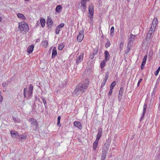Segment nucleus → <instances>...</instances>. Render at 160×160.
Instances as JSON below:
<instances>
[{"label": "nucleus", "instance_id": "f257e3e1", "mask_svg": "<svg viewBox=\"0 0 160 160\" xmlns=\"http://www.w3.org/2000/svg\"><path fill=\"white\" fill-rule=\"evenodd\" d=\"M89 81L88 79L85 80L83 83H80L76 87L73 92V94L76 96L81 95L84 92L89 85Z\"/></svg>", "mask_w": 160, "mask_h": 160}, {"label": "nucleus", "instance_id": "f03ea898", "mask_svg": "<svg viewBox=\"0 0 160 160\" xmlns=\"http://www.w3.org/2000/svg\"><path fill=\"white\" fill-rule=\"evenodd\" d=\"M18 25V28L21 33H26L29 30V26L25 22H20Z\"/></svg>", "mask_w": 160, "mask_h": 160}, {"label": "nucleus", "instance_id": "7ed1b4c3", "mask_svg": "<svg viewBox=\"0 0 160 160\" xmlns=\"http://www.w3.org/2000/svg\"><path fill=\"white\" fill-rule=\"evenodd\" d=\"M33 89V86L30 84L28 88H24V97L28 98H29L32 95Z\"/></svg>", "mask_w": 160, "mask_h": 160}, {"label": "nucleus", "instance_id": "20e7f679", "mask_svg": "<svg viewBox=\"0 0 160 160\" xmlns=\"http://www.w3.org/2000/svg\"><path fill=\"white\" fill-rule=\"evenodd\" d=\"M93 11V6L92 4H91L89 7V14L88 15V17L90 19L91 22L92 20Z\"/></svg>", "mask_w": 160, "mask_h": 160}, {"label": "nucleus", "instance_id": "39448f33", "mask_svg": "<svg viewBox=\"0 0 160 160\" xmlns=\"http://www.w3.org/2000/svg\"><path fill=\"white\" fill-rule=\"evenodd\" d=\"M90 0H81V2H79V5L81 4V6H80V8L81 9L82 11H84L86 9V2H88Z\"/></svg>", "mask_w": 160, "mask_h": 160}, {"label": "nucleus", "instance_id": "423d86ee", "mask_svg": "<svg viewBox=\"0 0 160 160\" xmlns=\"http://www.w3.org/2000/svg\"><path fill=\"white\" fill-rule=\"evenodd\" d=\"M156 28L155 26L154 25H151V27L147 35V37L149 38H152V34L154 32Z\"/></svg>", "mask_w": 160, "mask_h": 160}, {"label": "nucleus", "instance_id": "0eeeda50", "mask_svg": "<svg viewBox=\"0 0 160 160\" xmlns=\"http://www.w3.org/2000/svg\"><path fill=\"white\" fill-rule=\"evenodd\" d=\"M28 121L30 122L32 125L35 127V128L34 129V130L36 129L37 128L38 124L37 120L33 118H31L29 119Z\"/></svg>", "mask_w": 160, "mask_h": 160}, {"label": "nucleus", "instance_id": "6e6552de", "mask_svg": "<svg viewBox=\"0 0 160 160\" xmlns=\"http://www.w3.org/2000/svg\"><path fill=\"white\" fill-rule=\"evenodd\" d=\"M84 32V31L82 30L79 31V34L78 35L77 37V41L78 42H81L83 39Z\"/></svg>", "mask_w": 160, "mask_h": 160}, {"label": "nucleus", "instance_id": "1a4fd4ad", "mask_svg": "<svg viewBox=\"0 0 160 160\" xmlns=\"http://www.w3.org/2000/svg\"><path fill=\"white\" fill-rule=\"evenodd\" d=\"M136 36V35H133L132 34H131L130 35L128 36V45L131 44V43L134 41L135 37Z\"/></svg>", "mask_w": 160, "mask_h": 160}, {"label": "nucleus", "instance_id": "9d476101", "mask_svg": "<svg viewBox=\"0 0 160 160\" xmlns=\"http://www.w3.org/2000/svg\"><path fill=\"white\" fill-rule=\"evenodd\" d=\"M102 133V128H100L98 129V134L97 136L96 140H99V139L101 137Z\"/></svg>", "mask_w": 160, "mask_h": 160}, {"label": "nucleus", "instance_id": "9b49d317", "mask_svg": "<svg viewBox=\"0 0 160 160\" xmlns=\"http://www.w3.org/2000/svg\"><path fill=\"white\" fill-rule=\"evenodd\" d=\"M83 54H81L79 55L78 57L76 58V62L77 64H79L80 63L83 59Z\"/></svg>", "mask_w": 160, "mask_h": 160}, {"label": "nucleus", "instance_id": "f8f14e48", "mask_svg": "<svg viewBox=\"0 0 160 160\" xmlns=\"http://www.w3.org/2000/svg\"><path fill=\"white\" fill-rule=\"evenodd\" d=\"M27 136V135L25 133L19 135L18 138H20L19 140H22L23 141H25Z\"/></svg>", "mask_w": 160, "mask_h": 160}, {"label": "nucleus", "instance_id": "ddd939ff", "mask_svg": "<svg viewBox=\"0 0 160 160\" xmlns=\"http://www.w3.org/2000/svg\"><path fill=\"white\" fill-rule=\"evenodd\" d=\"M73 124L76 127L78 128L79 129H81L82 128V126L81 123L78 121H75L73 122Z\"/></svg>", "mask_w": 160, "mask_h": 160}, {"label": "nucleus", "instance_id": "4468645a", "mask_svg": "<svg viewBox=\"0 0 160 160\" xmlns=\"http://www.w3.org/2000/svg\"><path fill=\"white\" fill-rule=\"evenodd\" d=\"M10 133L13 138H16L17 137H18L19 134L18 132L15 131H11L10 132Z\"/></svg>", "mask_w": 160, "mask_h": 160}, {"label": "nucleus", "instance_id": "2eb2a0df", "mask_svg": "<svg viewBox=\"0 0 160 160\" xmlns=\"http://www.w3.org/2000/svg\"><path fill=\"white\" fill-rule=\"evenodd\" d=\"M57 53L56 48L55 47H54L53 48L52 52V58H54L57 55Z\"/></svg>", "mask_w": 160, "mask_h": 160}, {"label": "nucleus", "instance_id": "dca6fc26", "mask_svg": "<svg viewBox=\"0 0 160 160\" xmlns=\"http://www.w3.org/2000/svg\"><path fill=\"white\" fill-rule=\"evenodd\" d=\"M104 54L105 59L104 60L106 61H107L108 60H109L110 57L109 52L107 51H105L104 52Z\"/></svg>", "mask_w": 160, "mask_h": 160}, {"label": "nucleus", "instance_id": "f3484780", "mask_svg": "<svg viewBox=\"0 0 160 160\" xmlns=\"http://www.w3.org/2000/svg\"><path fill=\"white\" fill-rule=\"evenodd\" d=\"M18 17L22 20H25L26 18V17L22 14L18 13L17 14Z\"/></svg>", "mask_w": 160, "mask_h": 160}, {"label": "nucleus", "instance_id": "a211bd4d", "mask_svg": "<svg viewBox=\"0 0 160 160\" xmlns=\"http://www.w3.org/2000/svg\"><path fill=\"white\" fill-rule=\"evenodd\" d=\"M107 153V151L105 150H102L101 154L102 160H105Z\"/></svg>", "mask_w": 160, "mask_h": 160}, {"label": "nucleus", "instance_id": "6ab92c4d", "mask_svg": "<svg viewBox=\"0 0 160 160\" xmlns=\"http://www.w3.org/2000/svg\"><path fill=\"white\" fill-rule=\"evenodd\" d=\"M34 46L32 45H31L29 46L27 49V52L29 53H31L33 51Z\"/></svg>", "mask_w": 160, "mask_h": 160}, {"label": "nucleus", "instance_id": "aec40b11", "mask_svg": "<svg viewBox=\"0 0 160 160\" xmlns=\"http://www.w3.org/2000/svg\"><path fill=\"white\" fill-rule=\"evenodd\" d=\"M99 140H96L93 143V148L94 150H95L97 148Z\"/></svg>", "mask_w": 160, "mask_h": 160}, {"label": "nucleus", "instance_id": "412c9836", "mask_svg": "<svg viewBox=\"0 0 160 160\" xmlns=\"http://www.w3.org/2000/svg\"><path fill=\"white\" fill-rule=\"evenodd\" d=\"M40 22L42 27H44L45 24V20L42 18H41Z\"/></svg>", "mask_w": 160, "mask_h": 160}, {"label": "nucleus", "instance_id": "4be33fe9", "mask_svg": "<svg viewBox=\"0 0 160 160\" xmlns=\"http://www.w3.org/2000/svg\"><path fill=\"white\" fill-rule=\"evenodd\" d=\"M158 24V19L157 18H155L152 23V24L151 25H154V26H155V27H156L157 25Z\"/></svg>", "mask_w": 160, "mask_h": 160}, {"label": "nucleus", "instance_id": "5701e85b", "mask_svg": "<svg viewBox=\"0 0 160 160\" xmlns=\"http://www.w3.org/2000/svg\"><path fill=\"white\" fill-rule=\"evenodd\" d=\"M62 9V8L61 6L60 5H58L56 7L55 11L59 13L60 12Z\"/></svg>", "mask_w": 160, "mask_h": 160}, {"label": "nucleus", "instance_id": "b1692460", "mask_svg": "<svg viewBox=\"0 0 160 160\" xmlns=\"http://www.w3.org/2000/svg\"><path fill=\"white\" fill-rule=\"evenodd\" d=\"M42 46L45 48L47 47L48 43L47 40H44L42 43Z\"/></svg>", "mask_w": 160, "mask_h": 160}, {"label": "nucleus", "instance_id": "393cba45", "mask_svg": "<svg viewBox=\"0 0 160 160\" xmlns=\"http://www.w3.org/2000/svg\"><path fill=\"white\" fill-rule=\"evenodd\" d=\"M124 34V32L123 29H121L120 32V37L121 39H122L123 35Z\"/></svg>", "mask_w": 160, "mask_h": 160}, {"label": "nucleus", "instance_id": "a878e982", "mask_svg": "<svg viewBox=\"0 0 160 160\" xmlns=\"http://www.w3.org/2000/svg\"><path fill=\"white\" fill-rule=\"evenodd\" d=\"M107 61L104 60L102 62H101L100 64L101 68H103L105 66L106 63Z\"/></svg>", "mask_w": 160, "mask_h": 160}, {"label": "nucleus", "instance_id": "bb28decb", "mask_svg": "<svg viewBox=\"0 0 160 160\" xmlns=\"http://www.w3.org/2000/svg\"><path fill=\"white\" fill-rule=\"evenodd\" d=\"M9 82H3L2 83L3 87L6 88L8 86Z\"/></svg>", "mask_w": 160, "mask_h": 160}, {"label": "nucleus", "instance_id": "cd10ccee", "mask_svg": "<svg viewBox=\"0 0 160 160\" xmlns=\"http://www.w3.org/2000/svg\"><path fill=\"white\" fill-rule=\"evenodd\" d=\"M114 32V27H111L110 29V35L112 36H113Z\"/></svg>", "mask_w": 160, "mask_h": 160}, {"label": "nucleus", "instance_id": "c85d7f7f", "mask_svg": "<svg viewBox=\"0 0 160 160\" xmlns=\"http://www.w3.org/2000/svg\"><path fill=\"white\" fill-rule=\"evenodd\" d=\"M116 84V82L115 81L113 82L112 83L110 86V89H113L114 87L115 86Z\"/></svg>", "mask_w": 160, "mask_h": 160}, {"label": "nucleus", "instance_id": "c756f323", "mask_svg": "<svg viewBox=\"0 0 160 160\" xmlns=\"http://www.w3.org/2000/svg\"><path fill=\"white\" fill-rule=\"evenodd\" d=\"M110 45V42L108 39H107V43L105 44V47L106 48L109 47Z\"/></svg>", "mask_w": 160, "mask_h": 160}, {"label": "nucleus", "instance_id": "7c9ffc66", "mask_svg": "<svg viewBox=\"0 0 160 160\" xmlns=\"http://www.w3.org/2000/svg\"><path fill=\"white\" fill-rule=\"evenodd\" d=\"M64 46V45L62 43L59 44L58 47V49L60 50H62Z\"/></svg>", "mask_w": 160, "mask_h": 160}, {"label": "nucleus", "instance_id": "2f4dec72", "mask_svg": "<svg viewBox=\"0 0 160 160\" xmlns=\"http://www.w3.org/2000/svg\"><path fill=\"white\" fill-rule=\"evenodd\" d=\"M55 32L56 34H59V32L60 31V28H59V27H57L56 29Z\"/></svg>", "mask_w": 160, "mask_h": 160}, {"label": "nucleus", "instance_id": "473e14b6", "mask_svg": "<svg viewBox=\"0 0 160 160\" xmlns=\"http://www.w3.org/2000/svg\"><path fill=\"white\" fill-rule=\"evenodd\" d=\"M123 92L121 91H119V92L118 98L119 100L121 99L122 95Z\"/></svg>", "mask_w": 160, "mask_h": 160}, {"label": "nucleus", "instance_id": "72a5a7b5", "mask_svg": "<svg viewBox=\"0 0 160 160\" xmlns=\"http://www.w3.org/2000/svg\"><path fill=\"white\" fill-rule=\"evenodd\" d=\"M147 108V104L146 103H144L143 106V112L144 113H145L146 110Z\"/></svg>", "mask_w": 160, "mask_h": 160}, {"label": "nucleus", "instance_id": "f704fd0d", "mask_svg": "<svg viewBox=\"0 0 160 160\" xmlns=\"http://www.w3.org/2000/svg\"><path fill=\"white\" fill-rule=\"evenodd\" d=\"M160 70V66H159L157 70L155 72L154 74L156 76H157L158 74L159 71Z\"/></svg>", "mask_w": 160, "mask_h": 160}, {"label": "nucleus", "instance_id": "c9c22d12", "mask_svg": "<svg viewBox=\"0 0 160 160\" xmlns=\"http://www.w3.org/2000/svg\"><path fill=\"white\" fill-rule=\"evenodd\" d=\"M108 75H107V74H106L105 75L104 78L103 79V82H106L107 81V79H108Z\"/></svg>", "mask_w": 160, "mask_h": 160}, {"label": "nucleus", "instance_id": "e433bc0d", "mask_svg": "<svg viewBox=\"0 0 160 160\" xmlns=\"http://www.w3.org/2000/svg\"><path fill=\"white\" fill-rule=\"evenodd\" d=\"M42 101L43 103H44V104L45 108H46V107H47V104H46V100L43 98H42Z\"/></svg>", "mask_w": 160, "mask_h": 160}, {"label": "nucleus", "instance_id": "4c0bfd02", "mask_svg": "<svg viewBox=\"0 0 160 160\" xmlns=\"http://www.w3.org/2000/svg\"><path fill=\"white\" fill-rule=\"evenodd\" d=\"M124 43L123 42H121L119 45V48L120 50H122L123 48Z\"/></svg>", "mask_w": 160, "mask_h": 160}, {"label": "nucleus", "instance_id": "58836bf2", "mask_svg": "<svg viewBox=\"0 0 160 160\" xmlns=\"http://www.w3.org/2000/svg\"><path fill=\"white\" fill-rule=\"evenodd\" d=\"M64 24L63 23H61L58 26V27H59V28H61L63 27L64 26Z\"/></svg>", "mask_w": 160, "mask_h": 160}, {"label": "nucleus", "instance_id": "ea45409f", "mask_svg": "<svg viewBox=\"0 0 160 160\" xmlns=\"http://www.w3.org/2000/svg\"><path fill=\"white\" fill-rule=\"evenodd\" d=\"M48 22L50 23V24H52L53 23L52 20L50 18H48Z\"/></svg>", "mask_w": 160, "mask_h": 160}, {"label": "nucleus", "instance_id": "a19ab883", "mask_svg": "<svg viewBox=\"0 0 160 160\" xmlns=\"http://www.w3.org/2000/svg\"><path fill=\"white\" fill-rule=\"evenodd\" d=\"M98 50L97 49H94L93 52V54L94 55L96 54L98 52Z\"/></svg>", "mask_w": 160, "mask_h": 160}, {"label": "nucleus", "instance_id": "79ce46f5", "mask_svg": "<svg viewBox=\"0 0 160 160\" xmlns=\"http://www.w3.org/2000/svg\"><path fill=\"white\" fill-rule=\"evenodd\" d=\"M145 113H144L143 112L142 114V115L141 116V118L140 119V121H141L142 120V119L143 118V117H144V116L145 115Z\"/></svg>", "mask_w": 160, "mask_h": 160}, {"label": "nucleus", "instance_id": "37998d69", "mask_svg": "<svg viewBox=\"0 0 160 160\" xmlns=\"http://www.w3.org/2000/svg\"><path fill=\"white\" fill-rule=\"evenodd\" d=\"M142 78H141L140 79H139V81H138V83L137 87H138L139 86L140 83L142 81Z\"/></svg>", "mask_w": 160, "mask_h": 160}, {"label": "nucleus", "instance_id": "c03bdc74", "mask_svg": "<svg viewBox=\"0 0 160 160\" xmlns=\"http://www.w3.org/2000/svg\"><path fill=\"white\" fill-rule=\"evenodd\" d=\"M112 89H110L109 93H108L109 95H110L112 93Z\"/></svg>", "mask_w": 160, "mask_h": 160}, {"label": "nucleus", "instance_id": "a18cd8bd", "mask_svg": "<svg viewBox=\"0 0 160 160\" xmlns=\"http://www.w3.org/2000/svg\"><path fill=\"white\" fill-rule=\"evenodd\" d=\"M57 125V126L59 127H60L61 126V124L60 123V121H58Z\"/></svg>", "mask_w": 160, "mask_h": 160}, {"label": "nucleus", "instance_id": "49530a36", "mask_svg": "<svg viewBox=\"0 0 160 160\" xmlns=\"http://www.w3.org/2000/svg\"><path fill=\"white\" fill-rule=\"evenodd\" d=\"M105 83H106V82H102V84H101V88L103 87L105 85Z\"/></svg>", "mask_w": 160, "mask_h": 160}, {"label": "nucleus", "instance_id": "de8ad7c7", "mask_svg": "<svg viewBox=\"0 0 160 160\" xmlns=\"http://www.w3.org/2000/svg\"><path fill=\"white\" fill-rule=\"evenodd\" d=\"M93 54H91L89 56V58L91 59H93V58H94V56H93Z\"/></svg>", "mask_w": 160, "mask_h": 160}, {"label": "nucleus", "instance_id": "09e8293b", "mask_svg": "<svg viewBox=\"0 0 160 160\" xmlns=\"http://www.w3.org/2000/svg\"><path fill=\"white\" fill-rule=\"evenodd\" d=\"M3 97L2 96L0 97V102H2V101Z\"/></svg>", "mask_w": 160, "mask_h": 160}, {"label": "nucleus", "instance_id": "8fccbe9b", "mask_svg": "<svg viewBox=\"0 0 160 160\" xmlns=\"http://www.w3.org/2000/svg\"><path fill=\"white\" fill-rule=\"evenodd\" d=\"M60 119H61V117L60 116H59L58 117V121H60Z\"/></svg>", "mask_w": 160, "mask_h": 160}, {"label": "nucleus", "instance_id": "3c124183", "mask_svg": "<svg viewBox=\"0 0 160 160\" xmlns=\"http://www.w3.org/2000/svg\"><path fill=\"white\" fill-rule=\"evenodd\" d=\"M144 66L141 64V68L142 69H143L144 68Z\"/></svg>", "mask_w": 160, "mask_h": 160}, {"label": "nucleus", "instance_id": "603ef678", "mask_svg": "<svg viewBox=\"0 0 160 160\" xmlns=\"http://www.w3.org/2000/svg\"><path fill=\"white\" fill-rule=\"evenodd\" d=\"M119 91H121L122 92H123V88L122 87L121 88H120V90Z\"/></svg>", "mask_w": 160, "mask_h": 160}, {"label": "nucleus", "instance_id": "864d4df0", "mask_svg": "<svg viewBox=\"0 0 160 160\" xmlns=\"http://www.w3.org/2000/svg\"><path fill=\"white\" fill-rule=\"evenodd\" d=\"M147 55H145L144 56V59H146L147 60Z\"/></svg>", "mask_w": 160, "mask_h": 160}, {"label": "nucleus", "instance_id": "5fc2aeb1", "mask_svg": "<svg viewBox=\"0 0 160 160\" xmlns=\"http://www.w3.org/2000/svg\"><path fill=\"white\" fill-rule=\"evenodd\" d=\"M146 61H147L146 59H144L143 58L142 62L146 63Z\"/></svg>", "mask_w": 160, "mask_h": 160}, {"label": "nucleus", "instance_id": "6e6d98bb", "mask_svg": "<svg viewBox=\"0 0 160 160\" xmlns=\"http://www.w3.org/2000/svg\"><path fill=\"white\" fill-rule=\"evenodd\" d=\"M146 63H145V62H142V65H144H144H145V64Z\"/></svg>", "mask_w": 160, "mask_h": 160}, {"label": "nucleus", "instance_id": "4d7b16f0", "mask_svg": "<svg viewBox=\"0 0 160 160\" xmlns=\"http://www.w3.org/2000/svg\"><path fill=\"white\" fill-rule=\"evenodd\" d=\"M130 51V49L129 48H127V52H128Z\"/></svg>", "mask_w": 160, "mask_h": 160}, {"label": "nucleus", "instance_id": "13d9d810", "mask_svg": "<svg viewBox=\"0 0 160 160\" xmlns=\"http://www.w3.org/2000/svg\"><path fill=\"white\" fill-rule=\"evenodd\" d=\"M2 20V18L1 17H0V22H1Z\"/></svg>", "mask_w": 160, "mask_h": 160}, {"label": "nucleus", "instance_id": "bf43d9fd", "mask_svg": "<svg viewBox=\"0 0 160 160\" xmlns=\"http://www.w3.org/2000/svg\"><path fill=\"white\" fill-rule=\"evenodd\" d=\"M40 23V22L39 21H38L37 22V24L38 25Z\"/></svg>", "mask_w": 160, "mask_h": 160}, {"label": "nucleus", "instance_id": "052dcab7", "mask_svg": "<svg viewBox=\"0 0 160 160\" xmlns=\"http://www.w3.org/2000/svg\"><path fill=\"white\" fill-rule=\"evenodd\" d=\"M114 147H113V148H114V149L115 148V146L114 145Z\"/></svg>", "mask_w": 160, "mask_h": 160}, {"label": "nucleus", "instance_id": "680f3d73", "mask_svg": "<svg viewBox=\"0 0 160 160\" xmlns=\"http://www.w3.org/2000/svg\"><path fill=\"white\" fill-rule=\"evenodd\" d=\"M1 92L0 91V97L2 96V95H1Z\"/></svg>", "mask_w": 160, "mask_h": 160}, {"label": "nucleus", "instance_id": "e2e57ef3", "mask_svg": "<svg viewBox=\"0 0 160 160\" xmlns=\"http://www.w3.org/2000/svg\"><path fill=\"white\" fill-rule=\"evenodd\" d=\"M26 1H29V0H24Z\"/></svg>", "mask_w": 160, "mask_h": 160}, {"label": "nucleus", "instance_id": "0e129e2a", "mask_svg": "<svg viewBox=\"0 0 160 160\" xmlns=\"http://www.w3.org/2000/svg\"><path fill=\"white\" fill-rule=\"evenodd\" d=\"M160 102H159L158 106L160 107Z\"/></svg>", "mask_w": 160, "mask_h": 160}]
</instances>
